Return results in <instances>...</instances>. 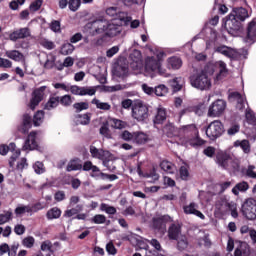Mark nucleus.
Here are the masks:
<instances>
[{"mask_svg": "<svg viewBox=\"0 0 256 256\" xmlns=\"http://www.w3.org/2000/svg\"><path fill=\"white\" fill-rule=\"evenodd\" d=\"M86 29L92 37L106 35L107 37H117L121 30L119 25L112 23L103 15H98L92 22L86 25Z\"/></svg>", "mask_w": 256, "mask_h": 256, "instance_id": "nucleus-1", "label": "nucleus"}, {"mask_svg": "<svg viewBox=\"0 0 256 256\" xmlns=\"http://www.w3.org/2000/svg\"><path fill=\"white\" fill-rule=\"evenodd\" d=\"M215 73V65L208 64L204 69L197 71L190 76V85L200 91L211 89V78Z\"/></svg>", "mask_w": 256, "mask_h": 256, "instance_id": "nucleus-2", "label": "nucleus"}, {"mask_svg": "<svg viewBox=\"0 0 256 256\" xmlns=\"http://www.w3.org/2000/svg\"><path fill=\"white\" fill-rule=\"evenodd\" d=\"M145 73L147 77H155L156 73L163 77H169L166 70L161 67V62L155 57H147L145 59Z\"/></svg>", "mask_w": 256, "mask_h": 256, "instance_id": "nucleus-3", "label": "nucleus"}, {"mask_svg": "<svg viewBox=\"0 0 256 256\" xmlns=\"http://www.w3.org/2000/svg\"><path fill=\"white\" fill-rule=\"evenodd\" d=\"M224 132L225 128L223 127V123L219 120L212 121L206 128V136L208 139H211V141L219 139Z\"/></svg>", "mask_w": 256, "mask_h": 256, "instance_id": "nucleus-4", "label": "nucleus"}, {"mask_svg": "<svg viewBox=\"0 0 256 256\" xmlns=\"http://www.w3.org/2000/svg\"><path fill=\"white\" fill-rule=\"evenodd\" d=\"M132 117L136 121H145L149 117V108L141 101L134 103L132 106Z\"/></svg>", "mask_w": 256, "mask_h": 256, "instance_id": "nucleus-5", "label": "nucleus"}, {"mask_svg": "<svg viewBox=\"0 0 256 256\" xmlns=\"http://www.w3.org/2000/svg\"><path fill=\"white\" fill-rule=\"evenodd\" d=\"M242 214L249 221H254L256 219V200L253 198L247 199L241 208Z\"/></svg>", "mask_w": 256, "mask_h": 256, "instance_id": "nucleus-6", "label": "nucleus"}, {"mask_svg": "<svg viewBox=\"0 0 256 256\" xmlns=\"http://www.w3.org/2000/svg\"><path fill=\"white\" fill-rule=\"evenodd\" d=\"M225 109H227V102L218 99L209 106L207 115L208 117H221Z\"/></svg>", "mask_w": 256, "mask_h": 256, "instance_id": "nucleus-7", "label": "nucleus"}, {"mask_svg": "<svg viewBox=\"0 0 256 256\" xmlns=\"http://www.w3.org/2000/svg\"><path fill=\"white\" fill-rule=\"evenodd\" d=\"M90 155L94 159H99L103 163H109L111 161V152L103 149H98L95 146H90Z\"/></svg>", "mask_w": 256, "mask_h": 256, "instance_id": "nucleus-8", "label": "nucleus"}, {"mask_svg": "<svg viewBox=\"0 0 256 256\" xmlns=\"http://www.w3.org/2000/svg\"><path fill=\"white\" fill-rule=\"evenodd\" d=\"M114 77H127L129 75V64L125 60L117 61L112 69Z\"/></svg>", "mask_w": 256, "mask_h": 256, "instance_id": "nucleus-9", "label": "nucleus"}, {"mask_svg": "<svg viewBox=\"0 0 256 256\" xmlns=\"http://www.w3.org/2000/svg\"><path fill=\"white\" fill-rule=\"evenodd\" d=\"M45 91H47V86H42L33 91L29 104V107L32 109V111L35 110V107H37V105H39L43 99H45Z\"/></svg>", "mask_w": 256, "mask_h": 256, "instance_id": "nucleus-10", "label": "nucleus"}, {"mask_svg": "<svg viewBox=\"0 0 256 256\" xmlns=\"http://www.w3.org/2000/svg\"><path fill=\"white\" fill-rule=\"evenodd\" d=\"M171 221V216L169 215L155 216L153 218V227L157 231L165 233V229H167V223H171Z\"/></svg>", "mask_w": 256, "mask_h": 256, "instance_id": "nucleus-11", "label": "nucleus"}, {"mask_svg": "<svg viewBox=\"0 0 256 256\" xmlns=\"http://www.w3.org/2000/svg\"><path fill=\"white\" fill-rule=\"evenodd\" d=\"M225 27L230 35H237V32L241 29V22L235 16L229 15L226 22Z\"/></svg>", "mask_w": 256, "mask_h": 256, "instance_id": "nucleus-12", "label": "nucleus"}, {"mask_svg": "<svg viewBox=\"0 0 256 256\" xmlns=\"http://www.w3.org/2000/svg\"><path fill=\"white\" fill-rule=\"evenodd\" d=\"M130 59H131V68L134 71H138V73H140V71L143 70V56L141 55V51L139 50H134L131 54H130Z\"/></svg>", "mask_w": 256, "mask_h": 256, "instance_id": "nucleus-13", "label": "nucleus"}, {"mask_svg": "<svg viewBox=\"0 0 256 256\" xmlns=\"http://www.w3.org/2000/svg\"><path fill=\"white\" fill-rule=\"evenodd\" d=\"M69 91L72 93V95H80V96L89 95L90 97L95 95V93H97V90L93 87H80L77 85L71 86L69 88Z\"/></svg>", "mask_w": 256, "mask_h": 256, "instance_id": "nucleus-14", "label": "nucleus"}, {"mask_svg": "<svg viewBox=\"0 0 256 256\" xmlns=\"http://www.w3.org/2000/svg\"><path fill=\"white\" fill-rule=\"evenodd\" d=\"M31 36V29L28 27L20 28L9 34L10 41H19V39H27Z\"/></svg>", "mask_w": 256, "mask_h": 256, "instance_id": "nucleus-15", "label": "nucleus"}, {"mask_svg": "<svg viewBox=\"0 0 256 256\" xmlns=\"http://www.w3.org/2000/svg\"><path fill=\"white\" fill-rule=\"evenodd\" d=\"M218 205H220V207H226L227 209H229L234 219H237L239 217V213L237 212V204L235 202H229L227 197L220 198V200L218 201Z\"/></svg>", "mask_w": 256, "mask_h": 256, "instance_id": "nucleus-16", "label": "nucleus"}, {"mask_svg": "<svg viewBox=\"0 0 256 256\" xmlns=\"http://www.w3.org/2000/svg\"><path fill=\"white\" fill-rule=\"evenodd\" d=\"M182 230H181V224L179 222L172 223L168 228V238L170 241H175V239H179L181 237Z\"/></svg>", "mask_w": 256, "mask_h": 256, "instance_id": "nucleus-17", "label": "nucleus"}, {"mask_svg": "<svg viewBox=\"0 0 256 256\" xmlns=\"http://www.w3.org/2000/svg\"><path fill=\"white\" fill-rule=\"evenodd\" d=\"M36 139L37 133L31 132L23 145V151H34V149H37L38 144Z\"/></svg>", "mask_w": 256, "mask_h": 256, "instance_id": "nucleus-18", "label": "nucleus"}, {"mask_svg": "<svg viewBox=\"0 0 256 256\" xmlns=\"http://www.w3.org/2000/svg\"><path fill=\"white\" fill-rule=\"evenodd\" d=\"M216 53H221V55L228 57V59H237V57H239V52H237V50L227 46L217 47Z\"/></svg>", "mask_w": 256, "mask_h": 256, "instance_id": "nucleus-19", "label": "nucleus"}, {"mask_svg": "<svg viewBox=\"0 0 256 256\" xmlns=\"http://www.w3.org/2000/svg\"><path fill=\"white\" fill-rule=\"evenodd\" d=\"M234 256H251V246L247 242H238Z\"/></svg>", "mask_w": 256, "mask_h": 256, "instance_id": "nucleus-20", "label": "nucleus"}, {"mask_svg": "<svg viewBox=\"0 0 256 256\" xmlns=\"http://www.w3.org/2000/svg\"><path fill=\"white\" fill-rule=\"evenodd\" d=\"M199 208V205H197L195 202L190 203L187 206H184V213L186 215H196V217H199V219H205V215L201 213V211L197 210Z\"/></svg>", "mask_w": 256, "mask_h": 256, "instance_id": "nucleus-21", "label": "nucleus"}, {"mask_svg": "<svg viewBox=\"0 0 256 256\" xmlns=\"http://www.w3.org/2000/svg\"><path fill=\"white\" fill-rule=\"evenodd\" d=\"M246 43H255L256 41V22L252 20L247 27Z\"/></svg>", "mask_w": 256, "mask_h": 256, "instance_id": "nucleus-22", "label": "nucleus"}, {"mask_svg": "<svg viewBox=\"0 0 256 256\" xmlns=\"http://www.w3.org/2000/svg\"><path fill=\"white\" fill-rule=\"evenodd\" d=\"M230 101L236 102V109L243 111L245 109V98L241 96L238 92H232L229 95Z\"/></svg>", "mask_w": 256, "mask_h": 256, "instance_id": "nucleus-23", "label": "nucleus"}, {"mask_svg": "<svg viewBox=\"0 0 256 256\" xmlns=\"http://www.w3.org/2000/svg\"><path fill=\"white\" fill-rule=\"evenodd\" d=\"M230 15H233L238 21H245L249 17V12H247V9L240 7L234 8Z\"/></svg>", "mask_w": 256, "mask_h": 256, "instance_id": "nucleus-24", "label": "nucleus"}, {"mask_svg": "<svg viewBox=\"0 0 256 256\" xmlns=\"http://www.w3.org/2000/svg\"><path fill=\"white\" fill-rule=\"evenodd\" d=\"M229 158H230V155L227 153L218 154L216 157V163L217 165H219V167H222V169H228Z\"/></svg>", "mask_w": 256, "mask_h": 256, "instance_id": "nucleus-25", "label": "nucleus"}, {"mask_svg": "<svg viewBox=\"0 0 256 256\" xmlns=\"http://www.w3.org/2000/svg\"><path fill=\"white\" fill-rule=\"evenodd\" d=\"M5 55L8 59H12V61H25V55L18 50H7Z\"/></svg>", "mask_w": 256, "mask_h": 256, "instance_id": "nucleus-26", "label": "nucleus"}, {"mask_svg": "<svg viewBox=\"0 0 256 256\" xmlns=\"http://www.w3.org/2000/svg\"><path fill=\"white\" fill-rule=\"evenodd\" d=\"M249 190V183L246 181L239 182L232 188L233 195L239 196V192L245 193V191Z\"/></svg>", "mask_w": 256, "mask_h": 256, "instance_id": "nucleus-27", "label": "nucleus"}, {"mask_svg": "<svg viewBox=\"0 0 256 256\" xmlns=\"http://www.w3.org/2000/svg\"><path fill=\"white\" fill-rule=\"evenodd\" d=\"M165 119H167V112L165 111V108L158 107L157 113L154 118V123L156 125H159V124L163 123V121H165Z\"/></svg>", "mask_w": 256, "mask_h": 256, "instance_id": "nucleus-28", "label": "nucleus"}, {"mask_svg": "<svg viewBox=\"0 0 256 256\" xmlns=\"http://www.w3.org/2000/svg\"><path fill=\"white\" fill-rule=\"evenodd\" d=\"M60 98L59 96H51L47 103L44 106V109L47 111H51L53 109H56V107H59Z\"/></svg>", "mask_w": 256, "mask_h": 256, "instance_id": "nucleus-29", "label": "nucleus"}, {"mask_svg": "<svg viewBox=\"0 0 256 256\" xmlns=\"http://www.w3.org/2000/svg\"><path fill=\"white\" fill-rule=\"evenodd\" d=\"M149 141V136L143 132H134V140L133 143H137L138 145H145Z\"/></svg>", "mask_w": 256, "mask_h": 256, "instance_id": "nucleus-30", "label": "nucleus"}, {"mask_svg": "<svg viewBox=\"0 0 256 256\" xmlns=\"http://www.w3.org/2000/svg\"><path fill=\"white\" fill-rule=\"evenodd\" d=\"M168 67H171V69H181L183 65V61L179 57H171L167 60Z\"/></svg>", "mask_w": 256, "mask_h": 256, "instance_id": "nucleus-31", "label": "nucleus"}, {"mask_svg": "<svg viewBox=\"0 0 256 256\" xmlns=\"http://www.w3.org/2000/svg\"><path fill=\"white\" fill-rule=\"evenodd\" d=\"M174 241H177V247L179 251H185V249L189 247V241L187 240V236L183 234Z\"/></svg>", "mask_w": 256, "mask_h": 256, "instance_id": "nucleus-32", "label": "nucleus"}, {"mask_svg": "<svg viewBox=\"0 0 256 256\" xmlns=\"http://www.w3.org/2000/svg\"><path fill=\"white\" fill-rule=\"evenodd\" d=\"M91 103L92 105H96V107L101 111H109L111 109V104L107 102H101L97 98L92 99Z\"/></svg>", "mask_w": 256, "mask_h": 256, "instance_id": "nucleus-33", "label": "nucleus"}, {"mask_svg": "<svg viewBox=\"0 0 256 256\" xmlns=\"http://www.w3.org/2000/svg\"><path fill=\"white\" fill-rule=\"evenodd\" d=\"M160 167H161V170L165 171L166 173H170V174L175 173V165H173V163L167 160H163L160 163Z\"/></svg>", "mask_w": 256, "mask_h": 256, "instance_id": "nucleus-34", "label": "nucleus"}, {"mask_svg": "<svg viewBox=\"0 0 256 256\" xmlns=\"http://www.w3.org/2000/svg\"><path fill=\"white\" fill-rule=\"evenodd\" d=\"M46 217L49 220L59 219V217H61V210L57 207L51 208L47 211Z\"/></svg>", "mask_w": 256, "mask_h": 256, "instance_id": "nucleus-35", "label": "nucleus"}, {"mask_svg": "<svg viewBox=\"0 0 256 256\" xmlns=\"http://www.w3.org/2000/svg\"><path fill=\"white\" fill-rule=\"evenodd\" d=\"M154 93L157 97H165L169 93V89L164 84H160L154 88Z\"/></svg>", "mask_w": 256, "mask_h": 256, "instance_id": "nucleus-36", "label": "nucleus"}, {"mask_svg": "<svg viewBox=\"0 0 256 256\" xmlns=\"http://www.w3.org/2000/svg\"><path fill=\"white\" fill-rule=\"evenodd\" d=\"M29 129H31V116H29V114H25L23 116V128L20 131L25 135Z\"/></svg>", "mask_w": 256, "mask_h": 256, "instance_id": "nucleus-37", "label": "nucleus"}, {"mask_svg": "<svg viewBox=\"0 0 256 256\" xmlns=\"http://www.w3.org/2000/svg\"><path fill=\"white\" fill-rule=\"evenodd\" d=\"M234 147H241L244 153H249V151H251V145L249 144L248 140H242V141L237 140L234 143Z\"/></svg>", "mask_w": 256, "mask_h": 256, "instance_id": "nucleus-38", "label": "nucleus"}, {"mask_svg": "<svg viewBox=\"0 0 256 256\" xmlns=\"http://www.w3.org/2000/svg\"><path fill=\"white\" fill-rule=\"evenodd\" d=\"M90 122H91V116H89V114L76 116L77 125H89Z\"/></svg>", "mask_w": 256, "mask_h": 256, "instance_id": "nucleus-39", "label": "nucleus"}, {"mask_svg": "<svg viewBox=\"0 0 256 256\" xmlns=\"http://www.w3.org/2000/svg\"><path fill=\"white\" fill-rule=\"evenodd\" d=\"M227 170L233 171V173L239 171V160L230 156Z\"/></svg>", "mask_w": 256, "mask_h": 256, "instance_id": "nucleus-40", "label": "nucleus"}, {"mask_svg": "<svg viewBox=\"0 0 256 256\" xmlns=\"http://www.w3.org/2000/svg\"><path fill=\"white\" fill-rule=\"evenodd\" d=\"M80 169H83V165H81L79 163V161L77 160H71L68 165H67V168L66 170L68 172H71V171H80Z\"/></svg>", "mask_w": 256, "mask_h": 256, "instance_id": "nucleus-41", "label": "nucleus"}, {"mask_svg": "<svg viewBox=\"0 0 256 256\" xmlns=\"http://www.w3.org/2000/svg\"><path fill=\"white\" fill-rule=\"evenodd\" d=\"M75 51V46L71 43H66L62 45L60 53L61 55H71Z\"/></svg>", "mask_w": 256, "mask_h": 256, "instance_id": "nucleus-42", "label": "nucleus"}, {"mask_svg": "<svg viewBox=\"0 0 256 256\" xmlns=\"http://www.w3.org/2000/svg\"><path fill=\"white\" fill-rule=\"evenodd\" d=\"M43 119H45V112L43 111L36 112L33 118L34 126L39 127L41 123H43Z\"/></svg>", "mask_w": 256, "mask_h": 256, "instance_id": "nucleus-43", "label": "nucleus"}, {"mask_svg": "<svg viewBox=\"0 0 256 256\" xmlns=\"http://www.w3.org/2000/svg\"><path fill=\"white\" fill-rule=\"evenodd\" d=\"M76 113H81V111H87L89 109V103L87 102H77L73 104Z\"/></svg>", "mask_w": 256, "mask_h": 256, "instance_id": "nucleus-44", "label": "nucleus"}, {"mask_svg": "<svg viewBox=\"0 0 256 256\" xmlns=\"http://www.w3.org/2000/svg\"><path fill=\"white\" fill-rule=\"evenodd\" d=\"M11 219H13V212L11 211L0 214V225H5V223H9Z\"/></svg>", "mask_w": 256, "mask_h": 256, "instance_id": "nucleus-45", "label": "nucleus"}, {"mask_svg": "<svg viewBox=\"0 0 256 256\" xmlns=\"http://www.w3.org/2000/svg\"><path fill=\"white\" fill-rule=\"evenodd\" d=\"M101 211H105L108 215H115L117 213V209L113 206H109V204L102 203L100 205Z\"/></svg>", "mask_w": 256, "mask_h": 256, "instance_id": "nucleus-46", "label": "nucleus"}, {"mask_svg": "<svg viewBox=\"0 0 256 256\" xmlns=\"http://www.w3.org/2000/svg\"><path fill=\"white\" fill-rule=\"evenodd\" d=\"M23 247H26L27 249L33 248L35 245V238L33 236H27L22 240Z\"/></svg>", "mask_w": 256, "mask_h": 256, "instance_id": "nucleus-47", "label": "nucleus"}, {"mask_svg": "<svg viewBox=\"0 0 256 256\" xmlns=\"http://www.w3.org/2000/svg\"><path fill=\"white\" fill-rule=\"evenodd\" d=\"M83 211V206L77 205L75 208L66 210L64 213V217H73V215H77V213Z\"/></svg>", "mask_w": 256, "mask_h": 256, "instance_id": "nucleus-48", "label": "nucleus"}, {"mask_svg": "<svg viewBox=\"0 0 256 256\" xmlns=\"http://www.w3.org/2000/svg\"><path fill=\"white\" fill-rule=\"evenodd\" d=\"M111 121L112 127H114V129H125V127H127V122L123 120L112 118Z\"/></svg>", "mask_w": 256, "mask_h": 256, "instance_id": "nucleus-49", "label": "nucleus"}, {"mask_svg": "<svg viewBox=\"0 0 256 256\" xmlns=\"http://www.w3.org/2000/svg\"><path fill=\"white\" fill-rule=\"evenodd\" d=\"M68 7L70 11H78L79 8L81 7V0H69L68 1Z\"/></svg>", "mask_w": 256, "mask_h": 256, "instance_id": "nucleus-50", "label": "nucleus"}, {"mask_svg": "<svg viewBox=\"0 0 256 256\" xmlns=\"http://www.w3.org/2000/svg\"><path fill=\"white\" fill-rule=\"evenodd\" d=\"M24 213H31V206L27 205H21V206H18L16 209H15V214L16 215H24Z\"/></svg>", "mask_w": 256, "mask_h": 256, "instance_id": "nucleus-51", "label": "nucleus"}, {"mask_svg": "<svg viewBox=\"0 0 256 256\" xmlns=\"http://www.w3.org/2000/svg\"><path fill=\"white\" fill-rule=\"evenodd\" d=\"M100 135H103V137H106V139H111V130H109V126L107 124H103L100 127Z\"/></svg>", "mask_w": 256, "mask_h": 256, "instance_id": "nucleus-52", "label": "nucleus"}, {"mask_svg": "<svg viewBox=\"0 0 256 256\" xmlns=\"http://www.w3.org/2000/svg\"><path fill=\"white\" fill-rule=\"evenodd\" d=\"M120 137L123 139V141H134L135 132H129L128 130H125L120 134Z\"/></svg>", "mask_w": 256, "mask_h": 256, "instance_id": "nucleus-53", "label": "nucleus"}, {"mask_svg": "<svg viewBox=\"0 0 256 256\" xmlns=\"http://www.w3.org/2000/svg\"><path fill=\"white\" fill-rule=\"evenodd\" d=\"M188 145H191V147H201V145H205V140L199 137L192 138L188 141Z\"/></svg>", "mask_w": 256, "mask_h": 256, "instance_id": "nucleus-54", "label": "nucleus"}, {"mask_svg": "<svg viewBox=\"0 0 256 256\" xmlns=\"http://www.w3.org/2000/svg\"><path fill=\"white\" fill-rule=\"evenodd\" d=\"M60 103L64 107H69L73 104V98H71V95H64L60 98Z\"/></svg>", "mask_w": 256, "mask_h": 256, "instance_id": "nucleus-55", "label": "nucleus"}, {"mask_svg": "<svg viewBox=\"0 0 256 256\" xmlns=\"http://www.w3.org/2000/svg\"><path fill=\"white\" fill-rule=\"evenodd\" d=\"M106 221H107V217H105V215H102V214H96L92 218V222L95 223L96 225H103V223H105Z\"/></svg>", "mask_w": 256, "mask_h": 256, "instance_id": "nucleus-56", "label": "nucleus"}, {"mask_svg": "<svg viewBox=\"0 0 256 256\" xmlns=\"http://www.w3.org/2000/svg\"><path fill=\"white\" fill-rule=\"evenodd\" d=\"M179 173L182 181H187L189 179V168H187V166H181Z\"/></svg>", "mask_w": 256, "mask_h": 256, "instance_id": "nucleus-57", "label": "nucleus"}, {"mask_svg": "<svg viewBox=\"0 0 256 256\" xmlns=\"http://www.w3.org/2000/svg\"><path fill=\"white\" fill-rule=\"evenodd\" d=\"M91 171V177H94L95 179H98V177H101V179H105V173L101 172L99 167L94 166Z\"/></svg>", "mask_w": 256, "mask_h": 256, "instance_id": "nucleus-58", "label": "nucleus"}, {"mask_svg": "<svg viewBox=\"0 0 256 256\" xmlns=\"http://www.w3.org/2000/svg\"><path fill=\"white\" fill-rule=\"evenodd\" d=\"M171 87L174 91H181V78H174L170 81Z\"/></svg>", "mask_w": 256, "mask_h": 256, "instance_id": "nucleus-59", "label": "nucleus"}, {"mask_svg": "<svg viewBox=\"0 0 256 256\" xmlns=\"http://www.w3.org/2000/svg\"><path fill=\"white\" fill-rule=\"evenodd\" d=\"M106 15H108V17H116V15L119 13V8L112 6V7H108L105 10Z\"/></svg>", "mask_w": 256, "mask_h": 256, "instance_id": "nucleus-60", "label": "nucleus"}, {"mask_svg": "<svg viewBox=\"0 0 256 256\" xmlns=\"http://www.w3.org/2000/svg\"><path fill=\"white\" fill-rule=\"evenodd\" d=\"M40 44L42 47H44V49H48L49 51L55 47V43L47 39L41 40Z\"/></svg>", "mask_w": 256, "mask_h": 256, "instance_id": "nucleus-61", "label": "nucleus"}, {"mask_svg": "<svg viewBox=\"0 0 256 256\" xmlns=\"http://www.w3.org/2000/svg\"><path fill=\"white\" fill-rule=\"evenodd\" d=\"M43 5V0H35L30 4V11H39Z\"/></svg>", "mask_w": 256, "mask_h": 256, "instance_id": "nucleus-62", "label": "nucleus"}, {"mask_svg": "<svg viewBox=\"0 0 256 256\" xmlns=\"http://www.w3.org/2000/svg\"><path fill=\"white\" fill-rule=\"evenodd\" d=\"M245 117L248 123H255V114H253V111L246 110Z\"/></svg>", "mask_w": 256, "mask_h": 256, "instance_id": "nucleus-63", "label": "nucleus"}, {"mask_svg": "<svg viewBox=\"0 0 256 256\" xmlns=\"http://www.w3.org/2000/svg\"><path fill=\"white\" fill-rule=\"evenodd\" d=\"M14 233H16V235H23L25 233V226L23 224H17L14 227Z\"/></svg>", "mask_w": 256, "mask_h": 256, "instance_id": "nucleus-64", "label": "nucleus"}]
</instances>
